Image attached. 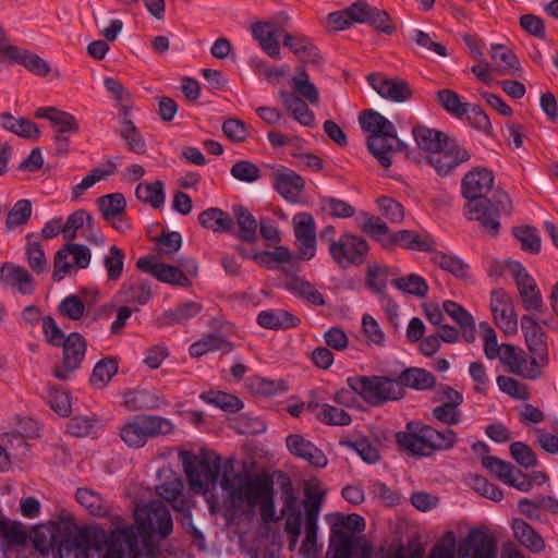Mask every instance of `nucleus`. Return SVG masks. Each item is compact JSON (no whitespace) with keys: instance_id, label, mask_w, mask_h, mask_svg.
I'll return each mask as SVG.
<instances>
[{"instance_id":"obj_1","label":"nucleus","mask_w":558,"mask_h":558,"mask_svg":"<svg viewBox=\"0 0 558 558\" xmlns=\"http://www.w3.org/2000/svg\"><path fill=\"white\" fill-rule=\"evenodd\" d=\"M137 543V529L118 518L109 534L99 527L77 526L74 522L71 535L62 537L57 548L59 558H89L92 548L99 550L104 546L106 553L101 558H140Z\"/></svg>"},{"instance_id":"obj_2","label":"nucleus","mask_w":558,"mask_h":558,"mask_svg":"<svg viewBox=\"0 0 558 558\" xmlns=\"http://www.w3.org/2000/svg\"><path fill=\"white\" fill-rule=\"evenodd\" d=\"M359 123L368 133L367 147L378 162L388 168L392 161L389 154L401 150L403 143L397 137L395 125L379 112L367 109L360 113Z\"/></svg>"},{"instance_id":"obj_3","label":"nucleus","mask_w":558,"mask_h":558,"mask_svg":"<svg viewBox=\"0 0 558 558\" xmlns=\"http://www.w3.org/2000/svg\"><path fill=\"white\" fill-rule=\"evenodd\" d=\"M174 428V424L163 416L137 414L125 420L119 428V436L129 448L137 449L150 438L171 434Z\"/></svg>"},{"instance_id":"obj_4","label":"nucleus","mask_w":558,"mask_h":558,"mask_svg":"<svg viewBox=\"0 0 558 558\" xmlns=\"http://www.w3.org/2000/svg\"><path fill=\"white\" fill-rule=\"evenodd\" d=\"M220 487L228 493V498L233 506L246 504L254 508L269 493H272L274 482L264 474L242 478L240 474L230 477L226 472L220 480Z\"/></svg>"},{"instance_id":"obj_5","label":"nucleus","mask_w":558,"mask_h":558,"mask_svg":"<svg viewBox=\"0 0 558 558\" xmlns=\"http://www.w3.org/2000/svg\"><path fill=\"white\" fill-rule=\"evenodd\" d=\"M347 385L367 404L380 407L404 396V388L397 378L389 376H350Z\"/></svg>"},{"instance_id":"obj_6","label":"nucleus","mask_w":558,"mask_h":558,"mask_svg":"<svg viewBox=\"0 0 558 558\" xmlns=\"http://www.w3.org/2000/svg\"><path fill=\"white\" fill-rule=\"evenodd\" d=\"M465 216L480 223L492 238L500 232V217L510 216L512 203L506 192H496L490 199L468 202L464 207Z\"/></svg>"},{"instance_id":"obj_7","label":"nucleus","mask_w":558,"mask_h":558,"mask_svg":"<svg viewBox=\"0 0 558 558\" xmlns=\"http://www.w3.org/2000/svg\"><path fill=\"white\" fill-rule=\"evenodd\" d=\"M189 484L194 492L206 493L217 483L221 471V458L215 456L213 460L205 456H195L183 451L180 454Z\"/></svg>"},{"instance_id":"obj_8","label":"nucleus","mask_w":558,"mask_h":558,"mask_svg":"<svg viewBox=\"0 0 558 558\" xmlns=\"http://www.w3.org/2000/svg\"><path fill=\"white\" fill-rule=\"evenodd\" d=\"M135 520L138 523L137 529V553L140 551V535L158 534L160 537H167L172 533L173 522L168 507L161 500H151L147 505L136 506L134 512ZM135 527V525H133Z\"/></svg>"},{"instance_id":"obj_9","label":"nucleus","mask_w":558,"mask_h":558,"mask_svg":"<svg viewBox=\"0 0 558 558\" xmlns=\"http://www.w3.org/2000/svg\"><path fill=\"white\" fill-rule=\"evenodd\" d=\"M74 530V520L70 515H62L58 520H49L32 529L29 538L34 548L43 555L49 554L58 547L62 537L71 535Z\"/></svg>"},{"instance_id":"obj_10","label":"nucleus","mask_w":558,"mask_h":558,"mask_svg":"<svg viewBox=\"0 0 558 558\" xmlns=\"http://www.w3.org/2000/svg\"><path fill=\"white\" fill-rule=\"evenodd\" d=\"M471 153L457 140L448 137L434 154L427 155V163L440 177L451 174L458 167L469 162Z\"/></svg>"},{"instance_id":"obj_11","label":"nucleus","mask_w":558,"mask_h":558,"mask_svg":"<svg viewBox=\"0 0 558 558\" xmlns=\"http://www.w3.org/2000/svg\"><path fill=\"white\" fill-rule=\"evenodd\" d=\"M90 250L83 244L66 243L57 251L53 260V281H61L77 269H85L90 264Z\"/></svg>"},{"instance_id":"obj_12","label":"nucleus","mask_w":558,"mask_h":558,"mask_svg":"<svg viewBox=\"0 0 558 558\" xmlns=\"http://www.w3.org/2000/svg\"><path fill=\"white\" fill-rule=\"evenodd\" d=\"M369 251L367 241L353 233H343L337 243L331 245V258L345 268L351 265L361 266L366 262Z\"/></svg>"},{"instance_id":"obj_13","label":"nucleus","mask_w":558,"mask_h":558,"mask_svg":"<svg viewBox=\"0 0 558 558\" xmlns=\"http://www.w3.org/2000/svg\"><path fill=\"white\" fill-rule=\"evenodd\" d=\"M61 345L63 348L62 361L54 366L52 374L60 380H68L70 375L81 367L87 342L81 333L71 332Z\"/></svg>"},{"instance_id":"obj_14","label":"nucleus","mask_w":558,"mask_h":558,"mask_svg":"<svg viewBox=\"0 0 558 558\" xmlns=\"http://www.w3.org/2000/svg\"><path fill=\"white\" fill-rule=\"evenodd\" d=\"M407 432H398L396 441L400 448L412 456L429 457L433 452L429 425L410 422Z\"/></svg>"},{"instance_id":"obj_15","label":"nucleus","mask_w":558,"mask_h":558,"mask_svg":"<svg viewBox=\"0 0 558 558\" xmlns=\"http://www.w3.org/2000/svg\"><path fill=\"white\" fill-rule=\"evenodd\" d=\"M510 373L526 379H536L542 375L543 365L537 359L529 355L523 349L510 344L504 349L502 357L499 361Z\"/></svg>"},{"instance_id":"obj_16","label":"nucleus","mask_w":558,"mask_h":558,"mask_svg":"<svg viewBox=\"0 0 558 558\" xmlns=\"http://www.w3.org/2000/svg\"><path fill=\"white\" fill-rule=\"evenodd\" d=\"M325 493L322 490H305L303 501L305 510V537L302 543L301 551L311 553L316 545L318 532V518L324 504Z\"/></svg>"},{"instance_id":"obj_17","label":"nucleus","mask_w":558,"mask_h":558,"mask_svg":"<svg viewBox=\"0 0 558 558\" xmlns=\"http://www.w3.org/2000/svg\"><path fill=\"white\" fill-rule=\"evenodd\" d=\"M490 310L497 326L507 335L518 331V318L509 294L502 289L492 291Z\"/></svg>"},{"instance_id":"obj_18","label":"nucleus","mask_w":558,"mask_h":558,"mask_svg":"<svg viewBox=\"0 0 558 558\" xmlns=\"http://www.w3.org/2000/svg\"><path fill=\"white\" fill-rule=\"evenodd\" d=\"M271 178L272 186L281 197L291 204L301 202L305 181L300 174L280 166L272 172Z\"/></svg>"},{"instance_id":"obj_19","label":"nucleus","mask_w":558,"mask_h":558,"mask_svg":"<svg viewBox=\"0 0 558 558\" xmlns=\"http://www.w3.org/2000/svg\"><path fill=\"white\" fill-rule=\"evenodd\" d=\"M497 543L493 535L473 529L460 546L459 558H496Z\"/></svg>"},{"instance_id":"obj_20","label":"nucleus","mask_w":558,"mask_h":558,"mask_svg":"<svg viewBox=\"0 0 558 558\" xmlns=\"http://www.w3.org/2000/svg\"><path fill=\"white\" fill-rule=\"evenodd\" d=\"M136 267L158 281L179 287H189L190 279L185 276L181 268L165 263H157L153 257H141L136 262Z\"/></svg>"},{"instance_id":"obj_21","label":"nucleus","mask_w":558,"mask_h":558,"mask_svg":"<svg viewBox=\"0 0 558 558\" xmlns=\"http://www.w3.org/2000/svg\"><path fill=\"white\" fill-rule=\"evenodd\" d=\"M494 184L493 172L486 168L476 167L464 174L461 182L462 195L468 202L485 201Z\"/></svg>"},{"instance_id":"obj_22","label":"nucleus","mask_w":558,"mask_h":558,"mask_svg":"<svg viewBox=\"0 0 558 558\" xmlns=\"http://www.w3.org/2000/svg\"><path fill=\"white\" fill-rule=\"evenodd\" d=\"M367 82L378 95L395 102L405 101L412 95L411 87L401 78L372 73L367 76Z\"/></svg>"},{"instance_id":"obj_23","label":"nucleus","mask_w":558,"mask_h":558,"mask_svg":"<svg viewBox=\"0 0 558 558\" xmlns=\"http://www.w3.org/2000/svg\"><path fill=\"white\" fill-rule=\"evenodd\" d=\"M512 279L515 281L523 307L526 311L541 310L543 306L541 291L523 265L512 266Z\"/></svg>"},{"instance_id":"obj_24","label":"nucleus","mask_w":558,"mask_h":558,"mask_svg":"<svg viewBox=\"0 0 558 558\" xmlns=\"http://www.w3.org/2000/svg\"><path fill=\"white\" fill-rule=\"evenodd\" d=\"M521 328L530 353L534 359H537L539 365L546 366L548 363V344L546 341V333L536 320L530 316L522 317Z\"/></svg>"},{"instance_id":"obj_25","label":"nucleus","mask_w":558,"mask_h":558,"mask_svg":"<svg viewBox=\"0 0 558 558\" xmlns=\"http://www.w3.org/2000/svg\"><path fill=\"white\" fill-rule=\"evenodd\" d=\"M286 446L292 456L303 459L315 468L322 469L328 463L324 451L300 434L288 435Z\"/></svg>"},{"instance_id":"obj_26","label":"nucleus","mask_w":558,"mask_h":558,"mask_svg":"<svg viewBox=\"0 0 558 558\" xmlns=\"http://www.w3.org/2000/svg\"><path fill=\"white\" fill-rule=\"evenodd\" d=\"M353 12L359 14L357 23L368 24L377 32L392 35L396 27L388 12L368 4L366 1H357Z\"/></svg>"},{"instance_id":"obj_27","label":"nucleus","mask_w":558,"mask_h":558,"mask_svg":"<svg viewBox=\"0 0 558 558\" xmlns=\"http://www.w3.org/2000/svg\"><path fill=\"white\" fill-rule=\"evenodd\" d=\"M0 283L14 288L21 294H31L34 291V280L28 270L10 262H5L0 268Z\"/></svg>"},{"instance_id":"obj_28","label":"nucleus","mask_w":558,"mask_h":558,"mask_svg":"<svg viewBox=\"0 0 558 558\" xmlns=\"http://www.w3.org/2000/svg\"><path fill=\"white\" fill-rule=\"evenodd\" d=\"M307 410L322 423L331 426H348L351 424V415L338 407L311 400L306 404Z\"/></svg>"},{"instance_id":"obj_29","label":"nucleus","mask_w":558,"mask_h":558,"mask_svg":"<svg viewBox=\"0 0 558 558\" xmlns=\"http://www.w3.org/2000/svg\"><path fill=\"white\" fill-rule=\"evenodd\" d=\"M514 538L532 554H541L546 548L545 539L527 522L514 519L511 524Z\"/></svg>"},{"instance_id":"obj_30","label":"nucleus","mask_w":558,"mask_h":558,"mask_svg":"<svg viewBox=\"0 0 558 558\" xmlns=\"http://www.w3.org/2000/svg\"><path fill=\"white\" fill-rule=\"evenodd\" d=\"M386 244L390 245V248L398 245L407 250L430 252L434 241L429 235H422L412 230H399L392 233L391 240H386Z\"/></svg>"},{"instance_id":"obj_31","label":"nucleus","mask_w":558,"mask_h":558,"mask_svg":"<svg viewBox=\"0 0 558 558\" xmlns=\"http://www.w3.org/2000/svg\"><path fill=\"white\" fill-rule=\"evenodd\" d=\"M283 46L287 47L303 62L315 63L319 59V51L313 41L300 34H283Z\"/></svg>"},{"instance_id":"obj_32","label":"nucleus","mask_w":558,"mask_h":558,"mask_svg":"<svg viewBox=\"0 0 558 558\" xmlns=\"http://www.w3.org/2000/svg\"><path fill=\"white\" fill-rule=\"evenodd\" d=\"M300 323L299 317L281 308L262 311L257 315V324L265 329H289L299 326Z\"/></svg>"},{"instance_id":"obj_33","label":"nucleus","mask_w":558,"mask_h":558,"mask_svg":"<svg viewBox=\"0 0 558 558\" xmlns=\"http://www.w3.org/2000/svg\"><path fill=\"white\" fill-rule=\"evenodd\" d=\"M280 99L293 118L304 126H312L315 121L314 112L308 108L307 101L292 92H280Z\"/></svg>"},{"instance_id":"obj_34","label":"nucleus","mask_w":558,"mask_h":558,"mask_svg":"<svg viewBox=\"0 0 558 558\" xmlns=\"http://www.w3.org/2000/svg\"><path fill=\"white\" fill-rule=\"evenodd\" d=\"M156 490L175 511L190 515L187 500L183 496V483L180 478L173 477L171 481L158 485Z\"/></svg>"},{"instance_id":"obj_35","label":"nucleus","mask_w":558,"mask_h":558,"mask_svg":"<svg viewBox=\"0 0 558 558\" xmlns=\"http://www.w3.org/2000/svg\"><path fill=\"white\" fill-rule=\"evenodd\" d=\"M232 350L233 344L220 333H206L198 341L191 344L189 352L193 357H201L209 352L229 353Z\"/></svg>"},{"instance_id":"obj_36","label":"nucleus","mask_w":558,"mask_h":558,"mask_svg":"<svg viewBox=\"0 0 558 558\" xmlns=\"http://www.w3.org/2000/svg\"><path fill=\"white\" fill-rule=\"evenodd\" d=\"M490 58L496 65V72L500 75H514L520 71V62L517 56L504 45H493Z\"/></svg>"},{"instance_id":"obj_37","label":"nucleus","mask_w":558,"mask_h":558,"mask_svg":"<svg viewBox=\"0 0 558 558\" xmlns=\"http://www.w3.org/2000/svg\"><path fill=\"white\" fill-rule=\"evenodd\" d=\"M198 221L204 228L217 233L231 232L233 228V219L230 214L217 207L202 211Z\"/></svg>"},{"instance_id":"obj_38","label":"nucleus","mask_w":558,"mask_h":558,"mask_svg":"<svg viewBox=\"0 0 558 558\" xmlns=\"http://www.w3.org/2000/svg\"><path fill=\"white\" fill-rule=\"evenodd\" d=\"M412 134L417 146L427 151L428 155L434 154L448 138L446 133L424 125L413 126Z\"/></svg>"},{"instance_id":"obj_39","label":"nucleus","mask_w":558,"mask_h":558,"mask_svg":"<svg viewBox=\"0 0 558 558\" xmlns=\"http://www.w3.org/2000/svg\"><path fill=\"white\" fill-rule=\"evenodd\" d=\"M400 381L401 387H410L416 390H426L434 387L436 378L435 376L423 368H407L397 378Z\"/></svg>"},{"instance_id":"obj_40","label":"nucleus","mask_w":558,"mask_h":558,"mask_svg":"<svg viewBox=\"0 0 558 558\" xmlns=\"http://www.w3.org/2000/svg\"><path fill=\"white\" fill-rule=\"evenodd\" d=\"M293 93L300 98L305 99L310 105L315 106L319 100L317 87L310 80L308 73L304 68H298L295 75L292 77Z\"/></svg>"},{"instance_id":"obj_41","label":"nucleus","mask_w":558,"mask_h":558,"mask_svg":"<svg viewBox=\"0 0 558 558\" xmlns=\"http://www.w3.org/2000/svg\"><path fill=\"white\" fill-rule=\"evenodd\" d=\"M135 195L138 201L159 208L163 205L166 194L165 184L157 180L155 182H142L135 189Z\"/></svg>"},{"instance_id":"obj_42","label":"nucleus","mask_w":558,"mask_h":558,"mask_svg":"<svg viewBox=\"0 0 558 558\" xmlns=\"http://www.w3.org/2000/svg\"><path fill=\"white\" fill-rule=\"evenodd\" d=\"M124 405L129 411L157 409L159 407V398L150 390L134 389L124 393Z\"/></svg>"},{"instance_id":"obj_43","label":"nucleus","mask_w":558,"mask_h":558,"mask_svg":"<svg viewBox=\"0 0 558 558\" xmlns=\"http://www.w3.org/2000/svg\"><path fill=\"white\" fill-rule=\"evenodd\" d=\"M233 215L239 226L235 235L246 242L256 241L257 221L255 217L243 206H233Z\"/></svg>"},{"instance_id":"obj_44","label":"nucleus","mask_w":558,"mask_h":558,"mask_svg":"<svg viewBox=\"0 0 558 558\" xmlns=\"http://www.w3.org/2000/svg\"><path fill=\"white\" fill-rule=\"evenodd\" d=\"M96 203L105 220H112L125 214L126 201L122 193L100 196Z\"/></svg>"},{"instance_id":"obj_45","label":"nucleus","mask_w":558,"mask_h":558,"mask_svg":"<svg viewBox=\"0 0 558 558\" xmlns=\"http://www.w3.org/2000/svg\"><path fill=\"white\" fill-rule=\"evenodd\" d=\"M397 270L389 266L369 265L366 274V287L375 294L386 292L387 280L396 276Z\"/></svg>"},{"instance_id":"obj_46","label":"nucleus","mask_w":558,"mask_h":558,"mask_svg":"<svg viewBox=\"0 0 558 558\" xmlns=\"http://www.w3.org/2000/svg\"><path fill=\"white\" fill-rule=\"evenodd\" d=\"M9 60L22 64L39 76H46L50 72L49 64L43 58L22 48H17Z\"/></svg>"},{"instance_id":"obj_47","label":"nucleus","mask_w":558,"mask_h":558,"mask_svg":"<svg viewBox=\"0 0 558 558\" xmlns=\"http://www.w3.org/2000/svg\"><path fill=\"white\" fill-rule=\"evenodd\" d=\"M33 233L26 235L27 244L25 246V255L29 268L36 274H45L49 269V263L41 244L33 241Z\"/></svg>"},{"instance_id":"obj_48","label":"nucleus","mask_w":558,"mask_h":558,"mask_svg":"<svg viewBox=\"0 0 558 558\" xmlns=\"http://www.w3.org/2000/svg\"><path fill=\"white\" fill-rule=\"evenodd\" d=\"M391 284L401 292L417 298H425L428 292V283L423 277L416 274L395 278L391 280Z\"/></svg>"},{"instance_id":"obj_49","label":"nucleus","mask_w":558,"mask_h":558,"mask_svg":"<svg viewBox=\"0 0 558 558\" xmlns=\"http://www.w3.org/2000/svg\"><path fill=\"white\" fill-rule=\"evenodd\" d=\"M107 169L95 168L89 174L83 178V180L72 187V199L80 198L89 187L94 186L97 182L106 179L107 177L116 173V163L111 160H107Z\"/></svg>"},{"instance_id":"obj_50","label":"nucleus","mask_w":558,"mask_h":558,"mask_svg":"<svg viewBox=\"0 0 558 558\" xmlns=\"http://www.w3.org/2000/svg\"><path fill=\"white\" fill-rule=\"evenodd\" d=\"M75 498L77 502L89 512V514L95 517H104L107 514V506L97 492L86 487H81L77 488Z\"/></svg>"},{"instance_id":"obj_51","label":"nucleus","mask_w":558,"mask_h":558,"mask_svg":"<svg viewBox=\"0 0 558 558\" xmlns=\"http://www.w3.org/2000/svg\"><path fill=\"white\" fill-rule=\"evenodd\" d=\"M287 290L295 293L296 295L306 299L308 302L316 306L325 305L323 294L308 281L298 277H292L286 283Z\"/></svg>"},{"instance_id":"obj_52","label":"nucleus","mask_w":558,"mask_h":558,"mask_svg":"<svg viewBox=\"0 0 558 558\" xmlns=\"http://www.w3.org/2000/svg\"><path fill=\"white\" fill-rule=\"evenodd\" d=\"M282 515L286 517L284 531L288 535L300 536L302 533V513L294 495L287 496Z\"/></svg>"},{"instance_id":"obj_53","label":"nucleus","mask_w":558,"mask_h":558,"mask_svg":"<svg viewBox=\"0 0 558 558\" xmlns=\"http://www.w3.org/2000/svg\"><path fill=\"white\" fill-rule=\"evenodd\" d=\"M437 101L452 117L462 118L465 116L470 104L463 102L461 97L452 89H440L436 93Z\"/></svg>"},{"instance_id":"obj_54","label":"nucleus","mask_w":558,"mask_h":558,"mask_svg":"<svg viewBox=\"0 0 558 558\" xmlns=\"http://www.w3.org/2000/svg\"><path fill=\"white\" fill-rule=\"evenodd\" d=\"M430 252L432 262L439 268L459 278L466 277L469 266L462 259L453 255H448L440 251H435L434 248Z\"/></svg>"},{"instance_id":"obj_55","label":"nucleus","mask_w":558,"mask_h":558,"mask_svg":"<svg viewBox=\"0 0 558 558\" xmlns=\"http://www.w3.org/2000/svg\"><path fill=\"white\" fill-rule=\"evenodd\" d=\"M120 136L123 138L125 147L129 151L137 155H142L146 151V142L138 129L131 120H123Z\"/></svg>"},{"instance_id":"obj_56","label":"nucleus","mask_w":558,"mask_h":558,"mask_svg":"<svg viewBox=\"0 0 558 558\" xmlns=\"http://www.w3.org/2000/svg\"><path fill=\"white\" fill-rule=\"evenodd\" d=\"M201 399L227 412H238L243 408V402L235 396L222 391L203 392Z\"/></svg>"},{"instance_id":"obj_57","label":"nucleus","mask_w":558,"mask_h":558,"mask_svg":"<svg viewBox=\"0 0 558 558\" xmlns=\"http://www.w3.org/2000/svg\"><path fill=\"white\" fill-rule=\"evenodd\" d=\"M480 331L484 341V354L488 360L499 361L502 357L504 349L510 343L498 344L497 335L490 325L486 322L480 324Z\"/></svg>"},{"instance_id":"obj_58","label":"nucleus","mask_w":558,"mask_h":558,"mask_svg":"<svg viewBox=\"0 0 558 558\" xmlns=\"http://www.w3.org/2000/svg\"><path fill=\"white\" fill-rule=\"evenodd\" d=\"M98 428L99 422L95 416L75 415L66 424V432L76 437L90 436Z\"/></svg>"},{"instance_id":"obj_59","label":"nucleus","mask_w":558,"mask_h":558,"mask_svg":"<svg viewBox=\"0 0 558 558\" xmlns=\"http://www.w3.org/2000/svg\"><path fill=\"white\" fill-rule=\"evenodd\" d=\"M118 372V364L113 359H102L95 365L90 376V384L104 388Z\"/></svg>"},{"instance_id":"obj_60","label":"nucleus","mask_w":558,"mask_h":558,"mask_svg":"<svg viewBox=\"0 0 558 558\" xmlns=\"http://www.w3.org/2000/svg\"><path fill=\"white\" fill-rule=\"evenodd\" d=\"M362 231L380 242L383 247L387 250L390 248V245L386 244V240H391L393 232H390L388 226L379 218L366 216L365 221L362 225Z\"/></svg>"},{"instance_id":"obj_61","label":"nucleus","mask_w":558,"mask_h":558,"mask_svg":"<svg viewBox=\"0 0 558 558\" xmlns=\"http://www.w3.org/2000/svg\"><path fill=\"white\" fill-rule=\"evenodd\" d=\"M512 233L523 251L531 254H537L541 251V238L535 228L530 226L515 227Z\"/></svg>"},{"instance_id":"obj_62","label":"nucleus","mask_w":558,"mask_h":558,"mask_svg":"<svg viewBox=\"0 0 558 558\" xmlns=\"http://www.w3.org/2000/svg\"><path fill=\"white\" fill-rule=\"evenodd\" d=\"M122 292L126 294L128 301L137 305L146 304L153 296L149 283L143 279H136L129 284H124Z\"/></svg>"},{"instance_id":"obj_63","label":"nucleus","mask_w":558,"mask_h":558,"mask_svg":"<svg viewBox=\"0 0 558 558\" xmlns=\"http://www.w3.org/2000/svg\"><path fill=\"white\" fill-rule=\"evenodd\" d=\"M0 536L10 545L22 546L27 542V534L19 522L0 520Z\"/></svg>"},{"instance_id":"obj_64","label":"nucleus","mask_w":558,"mask_h":558,"mask_svg":"<svg viewBox=\"0 0 558 558\" xmlns=\"http://www.w3.org/2000/svg\"><path fill=\"white\" fill-rule=\"evenodd\" d=\"M32 216V204L28 199L17 201L8 213L5 228L13 230L19 226L26 223Z\"/></svg>"}]
</instances>
